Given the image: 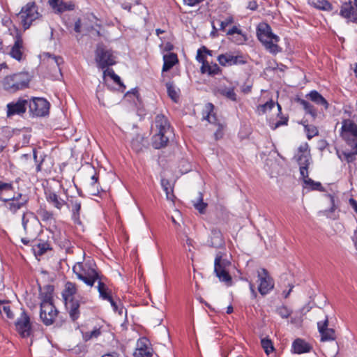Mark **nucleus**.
<instances>
[{
  "mask_svg": "<svg viewBox=\"0 0 357 357\" xmlns=\"http://www.w3.org/2000/svg\"><path fill=\"white\" fill-rule=\"evenodd\" d=\"M44 56V61L49 66L50 70L52 73V75L56 77L57 73L61 75V69L60 66L63 63V58L61 56L52 55L50 53H45Z\"/></svg>",
  "mask_w": 357,
  "mask_h": 357,
  "instance_id": "15",
  "label": "nucleus"
},
{
  "mask_svg": "<svg viewBox=\"0 0 357 357\" xmlns=\"http://www.w3.org/2000/svg\"><path fill=\"white\" fill-rule=\"evenodd\" d=\"M75 9V4L71 1H61L57 7L54 9L57 13H63L66 11H70Z\"/></svg>",
  "mask_w": 357,
  "mask_h": 357,
  "instance_id": "41",
  "label": "nucleus"
},
{
  "mask_svg": "<svg viewBox=\"0 0 357 357\" xmlns=\"http://www.w3.org/2000/svg\"><path fill=\"white\" fill-rule=\"evenodd\" d=\"M54 286L47 284L40 289L39 296L41 300L40 303H53Z\"/></svg>",
  "mask_w": 357,
  "mask_h": 357,
  "instance_id": "28",
  "label": "nucleus"
},
{
  "mask_svg": "<svg viewBox=\"0 0 357 357\" xmlns=\"http://www.w3.org/2000/svg\"><path fill=\"white\" fill-rule=\"evenodd\" d=\"M310 3L320 10H328L331 8V5L327 0H310Z\"/></svg>",
  "mask_w": 357,
  "mask_h": 357,
  "instance_id": "45",
  "label": "nucleus"
},
{
  "mask_svg": "<svg viewBox=\"0 0 357 357\" xmlns=\"http://www.w3.org/2000/svg\"><path fill=\"white\" fill-rule=\"evenodd\" d=\"M12 189H13V185L11 183H4V182L0 181V195L3 191L11 190Z\"/></svg>",
  "mask_w": 357,
  "mask_h": 357,
  "instance_id": "58",
  "label": "nucleus"
},
{
  "mask_svg": "<svg viewBox=\"0 0 357 357\" xmlns=\"http://www.w3.org/2000/svg\"><path fill=\"white\" fill-rule=\"evenodd\" d=\"M328 319L326 316L324 321H319L317 323L318 330L321 335V341H332L336 338L335 331L333 328H328Z\"/></svg>",
  "mask_w": 357,
  "mask_h": 357,
  "instance_id": "18",
  "label": "nucleus"
},
{
  "mask_svg": "<svg viewBox=\"0 0 357 357\" xmlns=\"http://www.w3.org/2000/svg\"><path fill=\"white\" fill-rule=\"evenodd\" d=\"M30 80L28 73L20 72L5 77L2 81V86L7 91L15 93L26 88Z\"/></svg>",
  "mask_w": 357,
  "mask_h": 357,
  "instance_id": "3",
  "label": "nucleus"
},
{
  "mask_svg": "<svg viewBox=\"0 0 357 357\" xmlns=\"http://www.w3.org/2000/svg\"><path fill=\"white\" fill-rule=\"evenodd\" d=\"M29 112L33 116H44L49 113L50 103L43 98H34L28 101Z\"/></svg>",
  "mask_w": 357,
  "mask_h": 357,
  "instance_id": "9",
  "label": "nucleus"
},
{
  "mask_svg": "<svg viewBox=\"0 0 357 357\" xmlns=\"http://www.w3.org/2000/svg\"><path fill=\"white\" fill-rule=\"evenodd\" d=\"M288 123L287 117H282L281 120L277 121L273 127V129H275L281 126H286Z\"/></svg>",
  "mask_w": 357,
  "mask_h": 357,
  "instance_id": "62",
  "label": "nucleus"
},
{
  "mask_svg": "<svg viewBox=\"0 0 357 357\" xmlns=\"http://www.w3.org/2000/svg\"><path fill=\"white\" fill-rule=\"evenodd\" d=\"M194 206L197 211H199V213H204L206 208L207 206V204H206L203 202V197H202V193H199V197L197 200V202L194 204Z\"/></svg>",
  "mask_w": 357,
  "mask_h": 357,
  "instance_id": "51",
  "label": "nucleus"
},
{
  "mask_svg": "<svg viewBox=\"0 0 357 357\" xmlns=\"http://www.w3.org/2000/svg\"><path fill=\"white\" fill-rule=\"evenodd\" d=\"M257 34L258 39L270 52L276 54L280 51L279 46L277 45L279 37L272 33L269 25L267 24L259 25L257 28Z\"/></svg>",
  "mask_w": 357,
  "mask_h": 357,
  "instance_id": "4",
  "label": "nucleus"
},
{
  "mask_svg": "<svg viewBox=\"0 0 357 357\" xmlns=\"http://www.w3.org/2000/svg\"><path fill=\"white\" fill-rule=\"evenodd\" d=\"M340 14L348 22L357 23V7L351 0L342 4Z\"/></svg>",
  "mask_w": 357,
  "mask_h": 357,
  "instance_id": "16",
  "label": "nucleus"
},
{
  "mask_svg": "<svg viewBox=\"0 0 357 357\" xmlns=\"http://www.w3.org/2000/svg\"><path fill=\"white\" fill-rule=\"evenodd\" d=\"M224 244V241L221 232L219 230L212 231L211 237V246L213 248H220Z\"/></svg>",
  "mask_w": 357,
  "mask_h": 357,
  "instance_id": "34",
  "label": "nucleus"
},
{
  "mask_svg": "<svg viewBox=\"0 0 357 357\" xmlns=\"http://www.w3.org/2000/svg\"><path fill=\"white\" fill-rule=\"evenodd\" d=\"M36 213L41 220L45 222L55 221L54 213L52 211H48L45 206H40L36 211Z\"/></svg>",
  "mask_w": 357,
  "mask_h": 357,
  "instance_id": "29",
  "label": "nucleus"
},
{
  "mask_svg": "<svg viewBox=\"0 0 357 357\" xmlns=\"http://www.w3.org/2000/svg\"><path fill=\"white\" fill-rule=\"evenodd\" d=\"M0 313L5 314L8 319H13L14 314L10 310V306L8 302L0 301Z\"/></svg>",
  "mask_w": 357,
  "mask_h": 357,
  "instance_id": "42",
  "label": "nucleus"
},
{
  "mask_svg": "<svg viewBox=\"0 0 357 357\" xmlns=\"http://www.w3.org/2000/svg\"><path fill=\"white\" fill-rule=\"evenodd\" d=\"M104 74L109 75L114 80V82L121 87H123L124 89L126 88V86L121 82L120 77L117 75L112 69L107 68L104 71Z\"/></svg>",
  "mask_w": 357,
  "mask_h": 357,
  "instance_id": "48",
  "label": "nucleus"
},
{
  "mask_svg": "<svg viewBox=\"0 0 357 357\" xmlns=\"http://www.w3.org/2000/svg\"><path fill=\"white\" fill-rule=\"evenodd\" d=\"M308 144L307 143H304V144H302L299 147H298V152L301 153V154H310V152H309V150H308Z\"/></svg>",
  "mask_w": 357,
  "mask_h": 357,
  "instance_id": "60",
  "label": "nucleus"
},
{
  "mask_svg": "<svg viewBox=\"0 0 357 357\" xmlns=\"http://www.w3.org/2000/svg\"><path fill=\"white\" fill-rule=\"evenodd\" d=\"M170 135L171 133L158 132L152 137V146L155 149L165 147L169 142Z\"/></svg>",
  "mask_w": 357,
  "mask_h": 357,
  "instance_id": "23",
  "label": "nucleus"
},
{
  "mask_svg": "<svg viewBox=\"0 0 357 357\" xmlns=\"http://www.w3.org/2000/svg\"><path fill=\"white\" fill-rule=\"evenodd\" d=\"M203 50H201V47L197 50V54L196 59L199 63H204L206 60L205 59L204 56L203 55Z\"/></svg>",
  "mask_w": 357,
  "mask_h": 357,
  "instance_id": "63",
  "label": "nucleus"
},
{
  "mask_svg": "<svg viewBox=\"0 0 357 357\" xmlns=\"http://www.w3.org/2000/svg\"><path fill=\"white\" fill-rule=\"evenodd\" d=\"M257 278L259 282V292L262 296L268 294L274 287L273 278L265 268H261L257 271Z\"/></svg>",
  "mask_w": 357,
  "mask_h": 357,
  "instance_id": "11",
  "label": "nucleus"
},
{
  "mask_svg": "<svg viewBox=\"0 0 357 357\" xmlns=\"http://www.w3.org/2000/svg\"><path fill=\"white\" fill-rule=\"evenodd\" d=\"M221 73V69L218 66V64L213 63L212 65L209 64V68H208V74L210 75H219Z\"/></svg>",
  "mask_w": 357,
  "mask_h": 357,
  "instance_id": "56",
  "label": "nucleus"
},
{
  "mask_svg": "<svg viewBox=\"0 0 357 357\" xmlns=\"http://www.w3.org/2000/svg\"><path fill=\"white\" fill-rule=\"evenodd\" d=\"M218 61L222 66H231L241 65L246 63L244 57L241 55L234 56L230 52L220 54L217 58Z\"/></svg>",
  "mask_w": 357,
  "mask_h": 357,
  "instance_id": "14",
  "label": "nucleus"
},
{
  "mask_svg": "<svg viewBox=\"0 0 357 357\" xmlns=\"http://www.w3.org/2000/svg\"><path fill=\"white\" fill-rule=\"evenodd\" d=\"M341 136L347 144L357 147V125L351 119H344L342 123Z\"/></svg>",
  "mask_w": 357,
  "mask_h": 357,
  "instance_id": "6",
  "label": "nucleus"
},
{
  "mask_svg": "<svg viewBox=\"0 0 357 357\" xmlns=\"http://www.w3.org/2000/svg\"><path fill=\"white\" fill-rule=\"evenodd\" d=\"M298 102L303 107L306 113L310 114L313 119L317 117V110L312 104L303 99H298Z\"/></svg>",
  "mask_w": 357,
  "mask_h": 357,
  "instance_id": "38",
  "label": "nucleus"
},
{
  "mask_svg": "<svg viewBox=\"0 0 357 357\" xmlns=\"http://www.w3.org/2000/svg\"><path fill=\"white\" fill-rule=\"evenodd\" d=\"M96 60L98 66L105 69V68L115 64V57L112 52L102 46H98L96 51Z\"/></svg>",
  "mask_w": 357,
  "mask_h": 357,
  "instance_id": "12",
  "label": "nucleus"
},
{
  "mask_svg": "<svg viewBox=\"0 0 357 357\" xmlns=\"http://www.w3.org/2000/svg\"><path fill=\"white\" fill-rule=\"evenodd\" d=\"M231 267V262L227 255L222 252H218L214 260V273L219 281L227 287L231 286L233 283L232 278L229 274Z\"/></svg>",
  "mask_w": 357,
  "mask_h": 357,
  "instance_id": "2",
  "label": "nucleus"
},
{
  "mask_svg": "<svg viewBox=\"0 0 357 357\" xmlns=\"http://www.w3.org/2000/svg\"><path fill=\"white\" fill-rule=\"evenodd\" d=\"M166 87L169 97L174 102H177L179 99V89H176L172 82L166 83Z\"/></svg>",
  "mask_w": 357,
  "mask_h": 357,
  "instance_id": "36",
  "label": "nucleus"
},
{
  "mask_svg": "<svg viewBox=\"0 0 357 357\" xmlns=\"http://www.w3.org/2000/svg\"><path fill=\"white\" fill-rule=\"evenodd\" d=\"M152 355L153 349L150 347L149 340L145 337L139 339L134 352L135 357H151Z\"/></svg>",
  "mask_w": 357,
  "mask_h": 357,
  "instance_id": "20",
  "label": "nucleus"
},
{
  "mask_svg": "<svg viewBox=\"0 0 357 357\" xmlns=\"http://www.w3.org/2000/svg\"><path fill=\"white\" fill-rule=\"evenodd\" d=\"M303 126L308 139H311L314 136L318 135L319 131L316 126L304 123Z\"/></svg>",
  "mask_w": 357,
  "mask_h": 357,
  "instance_id": "47",
  "label": "nucleus"
},
{
  "mask_svg": "<svg viewBox=\"0 0 357 357\" xmlns=\"http://www.w3.org/2000/svg\"><path fill=\"white\" fill-rule=\"evenodd\" d=\"M234 22V18L232 16L227 17L223 21L220 22V30L225 31V28Z\"/></svg>",
  "mask_w": 357,
  "mask_h": 357,
  "instance_id": "57",
  "label": "nucleus"
},
{
  "mask_svg": "<svg viewBox=\"0 0 357 357\" xmlns=\"http://www.w3.org/2000/svg\"><path fill=\"white\" fill-rule=\"evenodd\" d=\"M303 180L305 188H307L310 190H317L319 192H324V188L322 186L321 183L318 181H314L312 178H309L308 175L307 177H301Z\"/></svg>",
  "mask_w": 357,
  "mask_h": 357,
  "instance_id": "31",
  "label": "nucleus"
},
{
  "mask_svg": "<svg viewBox=\"0 0 357 357\" xmlns=\"http://www.w3.org/2000/svg\"><path fill=\"white\" fill-rule=\"evenodd\" d=\"M91 181L89 187V190L92 195H97L99 192V183L98 182V175L97 174H95L91 176Z\"/></svg>",
  "mask_w": 357,
  "mask_h": 357,
  "instance_id": "43",
  "label": "nucleus"
},
{
  "mask_svg": "<svg viewBox=\"0 0 357 357\" xmlns=\"http://www.w3.org/2000/svg\"><path fill=\"white\" fill-rule=\"evenodd\" d=\"M276 312L283 319L288 318L291 314V311L284 305L278 307Z\"/></svg>",
  "mask_w": 357,
  "mask_h": 357,
  "instance_id": "52",
  "label": "nucleus"
},
{
  "mask_svg": "<svg viewBox=\"0 0 357 357\" xmlns=\"http://www.w3.org/2000/svg\"><path fill=\"white\" fill-rule=\"evenodd\" d=\"M73 271L79 280L89 287L93 286L94 283L100 278L98 271L91 267L88 263H77L73 266Z\"/></svg>",
  "mask_w": 357,
  "mask_h": 357,
  "instance_id": "5",
  "label": "nucleus"
},
{
  "mask_svg": "<svg viewBox=\"0 0 357 357\" xmlns=\"http://www.w3.org/2000/svg\"><path fill=\"white\" fill-rule=\"evenodd\" d=\"M22 225L26 237L22 238L21 241L25 245H31L39 234L40 226L39 219L33 212L26 211L22 215Z\"/></svg>",
  "mask_w": 357,
  "mask_h": 357,
  "instance_id": "1",
  "label": "nucleus"
},
{
  "mask_svg": "<svg viewBox=\"0 0 357 357\" xmlns=\"http://www.w3.org/2000/svg\"><path fill=\"white\" fill-rule=\"evenodd\" d=\"M155 125L158 132L165 133H171V126L167 118L162 114L156 115L155 118Z\"/></svg>",
  "mask_w": 357,
  "mask_h": 357,
  "instance_id": "24",
  "label": "nucleus"
},
{
  "mask_svg": "<svg viewBox=\"0 0 357 357\" xmlns=\"http://www.w3.org/2000/svg\"><path fill=\"white\" fill-rule=\"evenodd\" d=\"M77 293V286L75 283L67 282L65 288L62 292V297L64 301H70L71 298Z\"/></svg>",
  "mask_w": 357,
  "mask_h": 357,
  "instance_id": "32",
  "label": "nucleus"
},
{
  "mask_svg": "<svg viewBox=\"0 0 357 357\" xmlns=\"http://www.w3.org/2000/svg\"><path fill=\"white\" fill-rule=\"evenodd\" d=\"M353 152L342 151V155L344 156V159L348 162L351 163L356 160V155H357V147Z\"/></svg>",
  "mask_w": 357,
  "mask_h": 357,
  "instance_id": "53",
  "label": "nucleus"
},
{
  "mask_svg": "<svg viewBox=\"0 0 357 357\" xmlns=\"http://www.w3.org/2000/svg\"><path fill=\"white\" fill-rule=\"evenodd\" d=\"M307 96L312 102L322 105L325 109H328V103L327 100L317 91H312Z\"/></svg>",
  "mask_w": 357,
  "mask_h": 357,
  "instance_id": "33",
  "label": "nucleus"
},
{
  "mask_svg": "<svg viewBox=\"0 0 357 357\" xmlns=\"http://www.w3.org/2000/svg\"><path fill=\"white\" fill-rule=\"evenodd\" d=\"M65 305L68 310V313L72 321H76L80 315L79 301L75 298H71L70 301H65Z\"/></svg>",
  "mask_w": 357,
  "mask_h": 357,
  "instance_id": "22",
  "label": "nucleus"
},
{
  "mask_svg": "<svg viewBox=\"0 0 357 357\" xmlns=\"http://www.w3.org/2000/svg\"><path fill=\"white\" fill-rule=\"evenodd\" d=\"M275 106V102L273 100H271L268 101L265 104L260 105L258 106L257 109L259 114H263L266 112L267 110H271Z\"/></svg>",
  "mask_w": 357,
  "mask_h": 357,
  "instance_id": "49",
  "label": "nucleus"
},
{
  "mask_svg": "<svg viewBox=\"0 0 357 357\" xmlns=\"http://www.w3.org/2000/svg\"><path fill=\"white\" fill-rule=\"evenodd\" d=\"M312 346L303 339H296L291 346L292 351L295 354H301L308 353L312 349Z\"/></svg>",
  "mask_w": 357,
  "mask_h": 357,
  "instance_id": "25",
  "label": "nucleus"
},
{
  "mask_svg": "<svg viewBox=\"0 0 357 357\" xmlns=\"http://www.w3.org/2000/svg\"><path fill=\"white\" fill-rule=\"evenodd\" d=\"M15 329L19 335L23 337H29L33 334L32 324L30 317L25 311H23L20 317L15 321Z\"/></svg>",
  "mask_w": 357,
  "mask_h": 357,
  "instance_id": "10",
  "label": "nucleus"
},
{
  "mask_svg": "<svg viewBox=\"0 0 357 357\" xmlns=\"http://www.w3.org/2000/svg\"><path fill=\"white\" fill-rule=\"evenodd\" d=\"M161 185L162 189L166 193V197L168 200L174 201L175 196L173 193V189L170 187L169 181L167 179H162L161 180Z\"/></svg>",
  "mask_w": 357,
  "mask_h": 357,
  "instance_id": "39",
  "label": "nucleus"
},
{
  "mask_svg": "<svg viewBox=\"0 0 357 357\" xmlns=\"http://www.w3.org/2000/svg\"><path fill=\"white\" fill-rule=\"evenodd\" d=\"M329 198H330V201H331V208L328 209V210H326L325 211L326 213V215L331 218H333V219H335L336 218V216L334 215H332L333 213H334V211L336 210L337 207L335 204V199H334V197L331 195H327Z\"/></svg>",
  "mask_w": 357,
  "mask_h": 357,
  "instance_id": "50",
  "label": "nucleus"
},
{
  "mask_svg": "<svg viewBox=\"0 0 357 357\" xmlns=\"http://www.w3.org/2000/svg\"><path fill=\"white\" fill-rule=\"evenodd\" d=\"M45 197L51 206L59 211H61L64 206L67 205V202L52 189L45 190Z\"/></svg>",
  "mask_w": 357,
  "mask_h": 357,
  "instance_id": "17",
  "label": "nucleus"
},
{
  "mask_svg": "<svg viewBox=\"0 0 357 357\" xmlns=\"http://www.w3.org/2000/svg\"><path fill=\"white\" fill-rule=\"evenodd\" d=\"M101 335V327H94L91 331L82 333L83 340L87 342L91 339L97 338Z\"/></svg>",
  "mask_w": 357,
  "mask_h": 357,
  "instance_id": "40",
  "label": "nucleus"
},
{
  "mask_svg": "<svg viewBox=\"0 0 357 357\" xmlns=\"http://www.w3.org/2000/svg\"><path fill=\"white\" fill-rule=\"evenodd\" d=\"M9 31L10 34L13 36L14 39V44L12 46L9 54L13 59L17 61H21L24 50L21 31L17 28L9 29Z\"/></svg>",
  "mask_w": 357,
  "mask_h": 357,
  "instance_id": "8",
  "label": "nucleus"
},
{
  "mask_svg": "<svg viewBox=\"0 0 357 357\" xmlns=\"http://www.w3.org/2000/svg\"><path fill=\"white\" fill-rule=\"evenodd\" d=\"M261 345L267 355H269L274 351L273 342L268 337L261 340Z\"/></svg>",
  "mask_w": 357,
  "mask_h": 357,
  "instance_id": "46",
  "label": "nucleus"
},
{
  "mask_svg": "<svg viewBox=\"0 0 357 357\" xmlns=\"http://www.w3.org/2000/svg\"><path fill=\"white\" fill-rule=\"evenodd\" d=\"M58 312L53 303H40V318L45 325H52Z\"/></svg>",
  "mask_w": 357,
  "mask_h": 357,
  "instance_id": "13",
  "label": "nucleus"
},
{
  "mask_svg": "<svg viewBox=\"0 0 357 357\" xmlns=\"http://www.w3.org/2000/svg\"><path fill=\"white\" fill-rule=\"evenodd\" d=\"M234 33H237L238 35H242V31L240 29H238L236 26H234L231 29H229L227 31V36H231Z\"/></svg>",
  "mask_w": 357,
  "mask_h": 357,
  "instance_id": "59",
  "label": "nucleus"
},
{
  "mask_svg": "<svg viewBox=\"0 0 357 357\" xmlns=\"http://www.w3.org/2000/svg\"><path fill=\"white\" fill-rule=\"evenodd\" d=\"M6 202V207L13 213L15 214L22 207L27 203L26 199H22V195L20 194L17 197L4 199Z\"/></svg>",
  "mask_w": 357,
  "mask_h": 357,
  "instance_id": "21",
  "label": "nucleus"
},
{
  "mask_svg": "<svg viewBox=\"0 0 357 357\" xmlns=\"http://www.w3.org/2000/svg\"><path fill=\"white\" fill-rule=\"evenodd\" d=\"M162 72L169 71L177 62V55L174 53H169L163 56Z\"/></svg>",
  "mask_w": 357,
  "mask_h": 357,
  "instance_id": "30",
  "label": "nucleus"
},
{
  "mask_svg": "<svg viewBox=\"0 0 357 357\" xmlns=\"http://www.w3.org/2000/svg\"><path fill=\"white\" fill-rule=\"evenodd\" d=\"M297 162L300 167L301 176L307 177L308 174V167L311 162L310 154H300L298 155Z\"/></svg>",
  "mask_w": 357,
  "mask_h": 357,
  "instance_id": "26",
  "label": "nucleus"
},
{
  "mask_svg": "<svg viewBox=\"0 0 357 357\" xmlns=\"http://www.w3.org/2000/svg\"><path fill=\"white\" fill-rule=\"evenodd\" d=\"M81 202L77 200L72 202V218L75 223L80 224Z\"/></svg>",
  "mask_w": 357,
  "mask_h": 357,
  "instance_id": "37",
  "label": "nucleus"
},
{
  "mask_svg": "<svg viewBox=\"0 0 357 357\" xmlns=\"http://www.w3.org/2000/svg\"><path fill=\"white\" fill-rule=\"evenodd\" d=\"M206 112L207 115L204 116V119H206L211 123H215L216 121V117L213 113L214 106L212 103H207L205 106Z\"/></svg>",
  "mask_w": 357,
  "mask_h": 357,
  "instance_id": "44",
  "label": "nucleus"
},
{
  "mask_svg": "<svg viewBox=\"0 0 357 357\" xmlns=\"http://www.w3.org/2000/svg\"><path fill=\"white\" fill-rule=\"evenodd\" d=\"M204 0H183L184 3L189 6H195Z\"/></svg>",
  "mask_w": 357,
  "mask_h": 357,
  "instance_id": "64",
  "label": "nucleus"
},
{
  "mask_svg": "<svg viewBox=\"0 0 357 357\" xmlns=\"http://www.w3.org/2000/svg\"><path fill=\"white\" fill-rule=\"evenodd\" d=\"M31 243V245L36 246L37 247V253L38 255H43L49 248V244L46 243H39L38 244H33Z\"/></svg>",
  "mask_w": 357,
  "mask_h": 357,
  "instance_id": "55",
  "label": "nucleus"
},
{
  "mask_svg": "<svg viewBox=\"0 0 357 357\" xmlns=\"http://www.w3.org/2000/svg\"><path fill=\"white\" fill-rule=\"evenodd\" d=\"M215 93L216 95L224 96L232 101H236L237 100V96L234 91V87H227L226 86L221 85L215 89Z\"/></svg>",
  "mask_w": 357,
  "mask_h": 357,
  "instance_id": "27",
  "label": "nucleus"
},
{
  "mask_svg": "<svg viewBox=\"0 0 357 357\" xmlns=\"http://www.w3.org/2000/svg\"><path fill=\"white\" fill-rule=\"evenodd\" d=\"M143 138L141 136H137L135 139H133L131 142L132 148L137 152L140 151L142 149L143 145L141 142Z\"/></svg>",
  "mask_w": 357,
  "mask_h": 357,
  "instance_id": "54",
  "label": "nucleus"
},
{
  "mask_svg": "<svg viewBox=\"0 0 357 357\" xmlns=\"http://www.w3.org/2000/svg\"><path fill=\"white\" fill-rule=\"evenodd\" d=\"M28 107V100L19 99L16 102H12L7 105V116H11L16 114H24Z\"/></svg>",
  "mask_w": 357,
  "mask_h": 357,
  "instance_id": "19",
  "label": "nucleus"
},
{
  "mask_svg": "<svg viewBox=\"0 0 357 357\" xmlns=\"http://www.w3.org/2000/svg\"><path fill=\"white\" fill-rule=\"evenodd\" d=\"M107 301L110 303V304H111V305H112V308H113L114 312H119V314H122V310L123 309L121 308V310L119 311V305L114 301V299L112 298V296H110V299L107 300Z\"/></svg>",
  "mask_w": 357,
  "mask_h": 357,
  "instance_id": "61",
  "label": "nucleus"
},
{
  "mask_svg": "<svg viewBox=\"0 0 357 357\" xmlns=\"http://www.w3.org/2000/svg\"><path fill=\"white\" fill-rule=\"evenodd\" d=\"M98 281V291L100 294V297L103 300H109L110 299V291H109L107 285L102 281L101 278H100Z\"/></svg>",
  "mask_w": 357,
  "mask_h": 357,
  "instance_id": "35",
  "label": "nucleus"
},
{
  "mask_svg": "<svg viewBox=\"0 0 357 357\" xmlns=\"http://www.w3.org/2000/svg\"><path fill=\"white\" fill-rule=\"evenodd\" d=\"M39 13L34 2H29L24 6L20 13L22 24L26 30L29 29L31 23L38 17Z\"/></svg>",
  "mask_w": 357,
  "mask_h": 357,
  "instance_id": "7",
  "label": "nucleus"
}]
</instances>
